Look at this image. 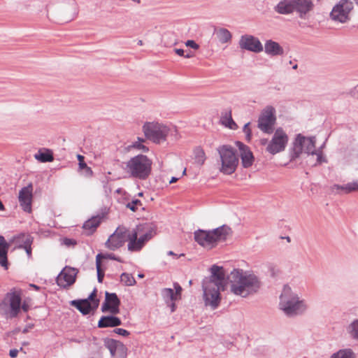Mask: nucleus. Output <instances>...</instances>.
Segmentation results:
<instances>
[{
	"label": "nucleus",
	"instance_id": "obj_1",
	"mask_svg": "<svg viewBox=\"0 0 358 358\" xmlns=\"http://www.w3.org/2000/svg\"><path fill=\"white\" fill-rule=\"evenodd\" d=\"M231 290L236 294L246 297L258 291L260 282L253 274H248L240 270H234L230 275Z\"/></svg>",
	"mask_w": 358,
	"mask_h": 358
},
{
	"label": "nucleus",
	"instance_id": "obj_2",
	"mask_svg": "<svg viewBox=\"0 0 358 358\" xmlns=\"http://www.w3.org/2000/svg\"><path fill=\"white\" fill-rule=\"evenodd\" d=\"M152 161L144 155H138L131 157L126 165V171L134 178L145 180L152 170Z\"/></svg>",
	"mask_w": 358,
	"mask_h": 358
},
{
	"label": "nucleus",
	"instance_id": "obj_3",
	"mask_svg": "<svg viewBox=\"0 0 358 358\" xmlns=\"http://www.w3.org/2000/svg\"><path fill=\"white\" fill-rule=\"evenodd\" d=\"M280 308L287 315L292 316L305 311L306 306L303 301H300L299 297L292 292L289 287L285 286L280 296Z\"/></svg>",
	"mask_w": 358,
	"mask_h": 358
},
{
	"label": "nucleus",
	"instance_id": "obj_4",
	"mask_svg": "<svg viewBox=\"0 0 358 358\" xmlns=\"http://www.w3.org/2000/svg\"><path fill=\"white\" fill-rule=\"evenodd\" d=\"M142 129L145 138L156 144L165 142L170 134L176 132L173 128L158 122H146Z\"/></svg>",
	"mask_w": 358,
	"mask_h": 358
},
{
	"label": "nucleus",
	"instance_id": "obj_5",
	"mask_svg": "<svg viewBox=\"0 0 358 358\" xmlns=\"http://www.w3.org/2000/svg\"><path fill=\"white\" fill-rule=\"evenodd\" d=\"M221 160L220 171L224 174L231 175L236 170L238 158L236 150L229 145H223L217 148Z\"/></svg>",
	"mask_w": 358,
	"mask_h": 358
},
{
	"label": "nucleus",
	"instance_id": "obj_6",
	"mask_svg": "<svg viewBox=\"0 0 358 358\" xmlns=\"http://www.w3.org/2000/svg\"><path fill=\"white\" fill-rule=\"evenodd\" d=\"M315 143V136L306 137L301 134H297L290 152L291 160L298 158L303 152L313 155L316 153Z\"/></svg>",
	"mask_w": 358,
	"mask_h": 358
},
{
	"label": "nucleus",
	"instance_id": "obj_7",
	"mask_svg": "<svg viewBox=\"0 0 358 358\" xmlns=\"http://www.w3.org/2000/svg\"><path fill=\"white\" fill-rule=\"evenodd\" d=\"M156 234V227L152 223H143L132 229L131 242L127 246H143Z\"/></svg>",
	"mask_w": 358,
	"mask_h": 358
},
{
	"label": "nucleus",
	"instance_id": "obj_8",
	"mask_svg": "<svg viewBox=\"0 0 358 358\" xmlns=\"http://www.w3.org/2000/svg\"><path fill=\"white\" fill-rule=\"evenodd\" d=\"M354 8L350 0H340L330 13L331 19L337 22L345 23L350 19V13Z\"/></svg>",
	"mask_w": 358,
	"mask_h": 358
},
{
	"label": "nucleus",
	"instance_id": "obj_9",
	"mask_svg": "<svg viewBox=\"0 0 358 358\" xmlns=\"http://www.w3.org/2000/svg\"><path fill=\"white\" fill-rule=\"evenodd\" d=\"M276 122L275 109L272 106H266L258 118V128L264 133L271 134Z\"/></svg>",
	"mask_w": 358,
	"mask_h": 358
},
{
	"label": "nucleus",
	"instance_id": "obj_10",
	"mask_svg": "<svg viewBox=\"0 0 358 358\" xmlns=\"http://www.w3.org/2000/svg\"><path fill=\"white\" fill-rule=\"evenodd\" d=\"M289 138L282 128L278 127L274 131L271 140L266 148V152L274 155L285 150Z\"/></svg>",
	"mask_w": 358,
	"mask_h": 358
},
{
	"label": "nucleus",
	"instance_id": "obj_11",
	"mask_svg": "<svg viewBox=\"0 0 358 358\" xmlns=\"http://www.w3.org/2000/svg\"><path fill=\"white\" fill-rule=\"evenodd\" d=\"M132 230L124 226H119L106 242V246H123L131 242Z\"/></svg>",
	"mask_w": 358,
	"mask_h": 358
},
{
	"label": "nucleus",
	"instance_id": "obj_12",
	"mask_svg": "<svg viewBox=\"0 0 358 358\" xmlns=\"http://www.w3.org/2000/svg\"><path fill=\"white\" fill-rule=\"evenodd\" d=\"M96 293L97 291L94 289L87 299L73 301L71 304L78 308L83 314L87 315L90 313L91 310L96 309L99 306V300L96 298Z\"/></svg>",
	"mask_w": 358,
	"mask_h": 358
},
{
	"label": "nucleus",
	"instance_id": "obj_13",
	"mask_svg": "<svg viewBox=\"0 0 358 358\" xmlns=\"http://www.w3.org/2000/svg\"><path fill=\"white\" fill-rule=\"evenodd\" d=\"M238 45L241 49L255 53L261 52L264 50V46L259 39L250 34L241 36Z\"/></svg>",
	"mask_w": 358,
	"mask_h": 358
},
{
	"label": "nucleus",
	"instance_id": "obj_14",
	"mask_svg": "<svg viewBox=\"0 0 358 358\" xmlns=\"http://www.w3.org/2000/svg\"><path fill=\"white\" fill-rule=\"evenodd\" d=\"M78 271L72 267H64L57 278V284L63 288H68L76 282Z\"/></svg>",
	"mask_w": 358,
	"mask_h": 358
},
{
	"label": "nucleus",
	"instance_id": "obj_15",
	"mask_svg": "<svg viewBox=\"0 0 358 358\" xmlns=\"http://www.w3.org/2000/svg\"><path fill=\"white\" fill-rule=\"evenodd\" d=\"M204 292V299L206 305L212 306L213 308L217 307L220 302V291L222 289V287H210L206 283L203 284Z\"/></svg>",
	"mask_w": 358,
	"mask_h": 358
},
{
	"label": "nucleus",
	"instance_id": "obj_16",
	"mask_svg": "<svg viewBox=\"0 0 358 358\" xmlns=\"http://www.w3.org/2000/svg\"><path fill=\"white\" fill-rule=\"evenodd\" d=\"M210 279L205 280L203 283L209 285L210 287H222L224 289L226 286L225 273L222 266L214 265L211 268Z\"/></svg>",
	"mask_w": 358,
	"mask_h": 358
},
{
	"label": "nucleus",
	"instance_id": "obj_17",
	"mask_svg": "<svg viewBox=\"0 0 358 358\" xmlns=\"http://www.w3.org/2000/svg\"><path fill=\"white\" fill-rule=\"evenodd\" d=\"M215 245L223 243L232 239L234 231L230 226L222 224L212 229Z\"/></svg>",
	"mask_w": 358,
	"mask_h": 358
},
{
	"label": "nucleus",
	"instance_id": "obj_18",
	"mask_svg": "<svg viewBox=\"0 0 358 358\" xmlns=\"http://www.w3.org/2000/svg\"><path fill=\"white\" fill-rule=\"evenodd\" d=\"M120 301L116 294L106 292V299L102 305L101 310L103 313L109 312L113 315L117 314L120 312Z\"/></svg>",
	"mask_w": 358,
	"mask_h": 358
},
{
	"label": "nucleus",
	"instance_id": "obj_19",
	"mask_svg": "<svg viewBox=\"0 0 358 358\" xmlns=\"http://www.w3.org/2000/svg\"><path fill=\"white\" fill-rule=\"evenodd\" d=\"M194 238L200 246L215 245L212 229L205 230L199 229L194 231Z\"/></svg>",
	"mask_w": 358,
	"mask_h": 358
},
{
	"label": "nucleus",
	"instance_id": "obj_20",
	"mask_svg": "<svg viewBox=\"0 0 358 358\" xmlns=\"http://www.w3.org/2000/svg\"><path fill=\"white\" fill-rule=\"evenodd\" d=\"M236 144L240 151L243 166L244 168L251 166L254 162V157L249 147L240 141H236Z\"/></svg>",
	"mask_w": 358,
	"mask_h": 358
},
{
	"label": "nucleus",
	"instance_id": "obj_21",
	"mask_svg": "<svg viewBox=\"0 0 358 358\" xmlns=\"http://www.w3.org/2000/svg\"><path fill=\"white\" fill-rule=\"evenodd\" d=\"M6 300L9 303L10 308V317H15L17 315L20 310L21 296L19 292H13L6 294Z\"/></svg>",
	"mask_w": 358,
	"mask_h": 358
},
{
	"label": "nucleus",
	"instance_id": "obj_22",
	"mask_svg": "<svg viewBox=\"0 0 358 358\" xmlns=\"http://www.w3.org/2000/svg\"><path fill=\"white\" fill-rule=\"evenodd\" d=\"M31 192L32 186L31 185H29L22 188L19 192V201L23 210L26 212H30L31 209Z\"/></svg>",
	"mask_w": 358,
	"mask_h": 358
},
{
	"label": "nucleus",
	"instance_id": "obj_23",
	"mask_svg": "<svg viewBox=\"0 0 358 358\" xmlns=\"http://www.w3.org/2000/svg\"><path fill=\"white\" fill-rule=\"evenodd\" d=\"M33 237L28 233H20L8 241L9 246H31Z\"/></svg>",
	"mask_w": 358,
	"mask_h": 358
},
{
	"label": "nucleus",
	"instance_id": "obj_24",
	"mask_svg": "<svg viewBox=\"0 0 358 358\" xmlns=\"http://www.w3.org/2000/svg\"><path fill=\"white\" fill-rule=\"evenodd\" d=\"M294 11H296L299 17L305 18L306 15L313 8V3L312 0H294Z\"/></svg>",
	"mask_w": 358,
	"mask_h": 358
},
{
	"label": "nucleus",
	"instance_id": "obj_25",
	"mask_svg": "<svg viewBox=\"0 0 358 358\" xmlns=\"http://www.w3.org/2000/svg\"><path fill=\"white\" fill-rule=\"evenodd\" d=\"M264 48L265 53L271 57L282 55L284 53L282 47L273 40H267Z\"/></svg>",
	"mask_w": 358,
	"mask_h": 358
},
{
	"label": "nucleus",
	"instance_id": "obj_26",
	"mask_svg": "<svg viewBox=\"0 0 358 358\" xmlns=\"http://www.w3.org/2000/svg\"><path fill=\"white\" fill-rule=\"evenodd\" d=\"M103 216L97 215L85 221L83 225V230L87 235L93 234L100 225Z\"/></svg>",
	"mask_w": 358,
	"mask_h": 358
},
{
	"label": "nucleus",
	"instance_id": "obj_27",
	"mask_svg": "<svg viewBox=\"0 0 358 358\" xmlns=\"http://www.w3.org/2000/svg\"><path fill=\"white\" fill-rule=\"evenodd\" d=\"M294 0H282L275 7L274 10L281 15H289L294 12Z\"/></svg>",
	"mask_w": 358,
	"mask_h": 358
},
{
	"label": "nucleus",
	"instance_id": "obj_28",
	"mask_svg": "<svg viewBox=\"0 0 358 358\" xmlns=\"http://www.w3.org/2000/svg\"><path fill=\"white\" fill-rule=\"evenodd\" d=\"M122 324L120 318L115 316H102L98 322L99 328L115 327Z\"/></svg>",
	"mask_w": 358,
	"mask_h": 358
},
{
	"label": "nucleus",
	"instance_id": "obj_29",
	"mask_svg": "<svg viewBox=\"0 0 358 358\" xmlns=\"http://www.w3.org/2000/svg\"><path fill=\"white\" fill-rule=\"evenodd\" d=\"M331 190L342 192L345 194H349L352 192H358V180L348 182L343 185L335 184L331 187Z\"/></svg>",
	"mask_w": 358,
	"mask_h": 358
},
{
	"label": "nucleus",
	"instance_id": "obj_30",
	"mask_svg": "<svg viewBox=\"0 0 358 358\" xmlns=\"http://www.w3.org/2000/svg\"><path fill=\"white\" fill-rule=\"evenodd\" d=\"M106 347L113 357L117 356L120 353L123 352L124 350V346L121 342L113 339L109 340L107 342Z\"/></svg>",
	"mask_w": 358,
	"mask_h": 358
},
{
	"label": "nucleus",
	"instance_id": "obj_31",
	"mask_svg": "<svg viewBox=\"0 0 358 358\" xmlns=\"http://www.w3.org/2000/svg\"><path fill=\"white\" fill-rule=\"evenodd\" d=\"M34 157L38 162H51L54 160L53 153L50 149H40L37 153L34 155Z\"/></svg>",
	"mask_w": 358,
	"mask_h": 358
},
{
	"label": "nucleus",
	"instance_id": "obj_32",
	"mask_svg": "<svg viewBox=\"0 0 358 358\" xmlns=\"http://www.w3.org/2000/svg\"><path fill=\"white\" fill-rule=\"evenodd\" d=\"M221 121L222 124L231 129H236L237 125L231 117V110H227L222 113Z\"/></svg>",
	"mask_w": 358,
	"mask_h": 358
},
{
	"label": "nucleus",
	"instance_id": "obj_33",
	"mask_svg": "<svg viewBox=\"0 0 358 358\" xmlns=\"http://www.w3.org/2000/svg\"><path fill=\"white\" fill-rule=\"evenodd\" d=\"M215 34H216L219 41L222 43H228L231 39V32L225 28L215 29Z\"/></svg>",
	"mask_w": 358,
	"mask_h": 358
},
{
	"label": "nucleus",
	"instance_id": "obj_34",
	"mask_svg": "<svg viewBox=\"0 0 358 358\" xmlns=\"http://www.w3.org/2000/svg\"><path fill=\"white\" fill-rule=\"evenodd\" d=\"M194 155L195 162L198 164L202 165L206 160L205 152L203 149H201L200 147L196 148L194 150Z\"/></svg>",
	"mask_w": 358,
	"mask_h": 358
},
{
	"label": "nucleus",
	"instance_id": "obj_35",
	"mask_svg": "<svg viewBox=\"0 0 358 358\" xmlns=\"http://www.w3.org/2000/svg\"><path fill=\"white\" fill-rule=\"evenodd\" d=\"M120 280L127 286H133L136 282L134 276L127 273H123L120 276Z\"/></svg>",
	"mask_w": 358,
	"mask_h": 358
},
{
	"label": "nucleus",
	"instance_id": "obj_36",
	"mask_svg": "<svg viewBox=\"0 0 358 358\" xmlns=\"http://www.w3.org/2000/svg\"><path fill=\"white\" fill-rule=\"evenodd\" d=\"M162 294L163 297L166 300L169 299L171 301H174L178 299V297L176 296V294H174L173 289L171 288H165L162 291Z\"/></svg>",
	"mask_w": 358,
	"mask_h": 358
},
{
	"label": "nucleus",
	"instance_id": "obj_37",
	"mask_svg": "<svg viewBox=\"0 0 358 358\" xmlns=\"http://www.w3.org/2000/svg\"><path fill=\"white\" fill-rule=\"evenodd\" d=\"M331 358H355L350 350H342L332 355Z\"/></svg>",
	"mask_w": 358,
	"mask_h": 358
},
{
	"label": "nucleus",
	"instance_id": "obj_38",
	"mask_svg": "<svg viewBox=\"0 0 358 358\" xmlns=\"http://www.w3.org/2000/svg\"><path fill=\"white\" fill-rule=\"evenodd\" d=\"M102 256L101 255H96V271H97V277L98 280L99 282H102L103 276H104V272L101 269V264H100V258Z\"/></svg>",
	"mask_w": 358,
	"mask_h": 358
},
{
	"label": "nucleus",
	"instance_id": "obj_39",
	"mask_svg": "<svg viewBox=\"0 0 358 358\" xmlns=\"http://www.w3.org/2000/svg\"><path fill=\"white\" fill-rule=\"evenodd\" d=\"M0 264L6 269L8 268L6 248H0Z\"/></svg>",
	"mask_w": 358,
	"mask_h": 358
},
{
	"label": "nucleus",
	"instance_id": "obj_40",
	"mask_svg": "<svg viewBox=\"0 0 358 358\" xmlns=\"http://www.w3.org/2000/svg\"><path fill=\"white\" fill-rule=\"evenodd\" d=\"M142 206H143L142 202L139 199H132L131 201L128 202L126 204V207L127 208L130 209L133 212H136L138 210V207Z\"/></svg>",
	"mask_w": 358,
	"mask_h": 358
},
{
	"label": "nucleus",
	"instance_id": "obj_41",
	"mask_svg": "<svg viewBox=\"0 0 358 358\" xmlns=\"http://www.w3.org/2000/svg\"><path fill=\"white\" fill-rule=\"evenodd\" d=\"M348 331L351 336L358 340V320L354 321L349 326Z\"/></svg>",
	"mask_w": 358,
	"mask_h": 358
},
{
	"label": "nucleus",
	"instance_id": "obj_42",
	"mask_svg": "<svg viewBox=\"0 0 358 358\" xmlns=\"http://www.w3.org/2000/svg\"><path fill=\"white\" fill-rule=\"evenodd\" d=\"M144 142H145L144 138L138 137V141L133 143V147L138 148L139 150H142L144 152L148 151V148L142 144Z\"/></svg>",
	"mask_w": 358,
	"mask_h": 358
},
{
	"label": "nucleus",
	"instance_id": "obj_43",
	"mask_svg": "<svg viewBox=\"0 0 358 358\" xmlns=\"http://www.w3.org/2000/svg\"><path fill=\"white\" fill-rule=\"evenodd\" d=\"M97 255H101L102 256L101 258H100V264H101V262L103 259H113V260H116V261H118L120 262H123V260L119 257H117L114 254H98Z\"/></svg>",
	"mask_w": 358,
	"mask_h": 358
},
{
	"label": "nucleus",
	"instance_id": "obj_44",
	"mask_svg": "<svg viewBox=\"0 0 358 358\" xmlns=\"http://www.w3.org/2000/svg\"><path fill=\"white\" fill-rule=\"evenodd\" d=\"M314 155H317V164H320L323 162H327L326 157L323 156L322 152L321 150H316V153Z\"/></svg>",
	"mask_w": 358,
	"mask_h": 358
},
{
	"label": "nucleus",
	"instance_id": "obj_45",
	"mask_svg": "<svg viewBox=\"0 0 358 358\" xmlns=\"http://www.w3.org/2000/svg\"><path fill=\"white\" fill-rule=\"evenodd\" d=\"M173 286H174V289L176 290L174 292V294H176V296H178V299H180V295H181V292H182V287L177 282L174 283Z\"/></svg>",
	"mask_w": 358,
	"mask_h": 358
},
{
	"label": "nucleus",
	"instance_id": "obj_46",
	"mask_svg": "<svg viewBox=\"0 0 358 358\" xmlns=\"http://www.w3.org/2000/svg\"><path fill=\"white\" fill-rule=\"evenodd\" d=\"M114 331L123 336H128L129 335V332L127 330L121 328L115 329Z\"/></svg>",
	"mask_w": 358,
	"mask_h": 358
},
{
	"label": "nucleus",
	"instance_id": "obj_47",
	"mask_svg": "<svg viewBox=\"0 0 358 358\" xmlns=\"http://www.w3.org/2000/svg\"><path fill=\"white\" fill-rule=\"evenodd\" d=\"M168 255L172 256L173 259H178L180 257L185 256V253L175 251H169L168 252Z\"/></svg>",
	"mask_w": 358,
	"mask_h": 358
},
{
	"label": "nucleus",
	"instance_id": "obj_48",
	"mask_svg": "<svg viewBox=\"0 0 358 358\" xmlns=\"http://www.w3.org/2000/svg\"><path fill=\"white\" fill-rule=\"evenodd\" d=\"M185 45L188 47H190L194 50H196L199 48V45L193 40H188L185 43Z\"/></svg>",
	"mask_w": 358,
	"mask_h": 358
},
{
	"label": "nucleus",
	"instance_id": "obj_49",
	"mask_svg": "<svg viewBox=\"0 0 358 358\" xmlns=\"http://www.w3.org/2000/svg\"><path fill=\"white\" fill-rule=\"evenodd\" d=\"M63 243L67 246H70L76 245L77 242L74 239L65 238L63 239Z\"/></svg>",
	"mask_w": 358,
	"mask_h": 358
},
{
	"label": "nucleus",
	"instance_id": "obj_50",
	"mask_svg": "<svg viewBox=\"0 0 358 358\" xmlns=\"http://www.w3.org/2000/svg\"><path fill=\"white\" fill-rule=\"evenodd\" d=\"M175 52L178 55L182 56L185 58H189L192 57V55H190V54H187L186 55H184L185 51L183 49H181V48L175 49Z\"/></svg>",
	"mask_w": 358,
	"mask_h": 358
},
{
	"label": "nucleus",
	"instance_id": "obj_51",
	"mask_svg": "<svg viewBox=\"0 0 358 358\" xmlns=\"http://www.w3.org/2000/svg\"><path fill=\"white\" fill-rule=\"evenodd\" d=\"M350 94L352 97L358 98V85L350 90Z\"/></svg>",
	"mask_w": 358,
	"mask_h": 358
},
{
	"label": "nucleus",
	"instance_id": "obj_52",
	"mask_svg": "<svg viewBox=\"0 0 358 358\" xmlns=\"http://www.w3.org/2000/svg\"><path fill=\"white\" fill-rule=\"evenodd\" d=\"M0 246H9V243L6 241L5 238L0 235Z\"/></svg>",
	"mask_w": 358,
	"mask_h": 358
},
{
	"label": "nucleus",
	"instance_id": "obj_53",
	"mask_svg": "<svg viewBox=\"0 0 358 358\" xmlns=\"http://www.w3.org/2000/svg\"><path fill=\"white\" fill-rule=\"evenodd\" d=\"M85 176H92L93 175V171L92 170V169L89 166H87L85 169Z\"/></svg>",
	"mask_w": 358,
	"mask_h": 358
},
{
	"label": "nucleus",
	"instance_id": "obj_54",
	"mask_svg": "<svg viewBox=\"0 0 358 358\" xmlns=\"http://www.w3.org/2000/svg\"><path fill=\"white\" fill-rule=\"evenodd\" d=\"M17 354H18V350L16 349L10 350L9 352V355L13 358L16 357L17 356Z\"/></svg>",
	"mask_w": 358,
	"mask_h": 358
},
{
	"label": "nucleus",
	"instance_id": "obj_55",
	"mask_svg": "<svg viewBox=\"0 0 358 358\" xmlns=\"http://www.w3.org/2000/svg\"><path fill=\"white\" fill-rule=\"evenodd\" d=\"M78 165H79V169H80L85 170L87 167V165L86 164V163L84 161L79 162Z\"/></svg>",
	"mask_w": 358,
	"mask_h": 358
},
{
	"label": "nucleus",
	"instance_id": "obj_56",
	"mask_svg": "<svg viewBox=\"0 0 358 358\" xmlns=\"http://www.w3.org/2000/svg\"><path fill=\"white\" fill-rule=\"evenodd\" d=\"M249 125H250V122H248L244 125L243 130L245 134L248 133V131H251V129H250Z\"/></svg>",
	"mask_w": 358,
	"mask_h": 358
},
{
	"label": "nucleus",
	"instance_id": "obj_57",
	"mask_svg": "<svg viewBox=\"0 0 358 358\" xmlns=\"http://www.w3.org/2000/svg\"><path fill=\"white\" fill-rule=\"evenodd\" d=\"M27 256L30 257L31 256V248H24Z\"/></svg>",
	"mask_w": 358,
	"mask_h": 358
},
{
	"label": "nucleus",
	"instance_id": "obj_58",
	"mask_svg": "<svg viewBox=\"0 0 358 358\" xmlns=\"http://www.w3.org/2000/svg\"><path fill=\"white\" fill-rule=\"evenodd\" d=\"M268 142L269 141L266 138H262L260 140L261 145H268Z\"/></svg>",
	"mask_w": 358,
	"mask_h": 358
},
{
	"label": "nucleus",
	"instance_id": "obj_59",
	"mask_svg": "<svg viewBox=\"0 0 358 358\" xmlns=\"http://www.w3.org/2000/svg\"><path fill=\"white\" fill-rule=\"evenodd\" d=\"M279 238L281 240H286L287 243H289L291 242L289 236H280Z\"/></svg>",
	"mask_w": 358,
	"mask_h": 358
},
{
	"label": "nucleus",
	"instance_id": "obj_60",
	"mask_svg": "<svg viewBox=\"0 0 358 358\" xmlns=\"http://www.w3.org/2000/svg\"><path fill=\"white\" fill-rule=\"evenodd\" d=\"M128 248H129V250H130L131 252H133V251H139L141 248H131V247H129Z\"/></svg>",
	"mask_w": 358,
	"mask_h": 358
},
{
	"label": "nucleus",
	"instance_id": "obj_61",
	"mask_svg": "<svg viewBox=\"0 0 358 358\" xmlns=\"http://www.w3.org/2000/svg\"><path fill=\"white\" fill-rule=\"evenodd\" d=\"M247 140H250L252 136V131H248V133L245 134Z\"/></svg>",
	"mask_w": 358,
	"mask_h": 358
},
{
	"label": "nucleus",
	"instance_id": "obj_62",
	"mask_svg": "<svg viewBox=\"0 0 358 358\" xmlns=\"http://www.w3.org/2000/svg\"><path fill=\"white\" fill-rule=\"evenodd\" d=\"M178 180V178L176 177H172L171 180L169 181V182L173 183V182H176Z\"/></svg>",
	"mask_w": 358,
	"mask_h": 358
},
{
	"label": "nucleus",
	"instance_id": "obj_63",
	"mask_svg": "<svg viewBox=\"0 0 358 358\" xmlns=\"http://www.w3.org/2000/svg\"><path fill=\"white\" fill-rule=\"evenodd\" d=\"M176 310V304L173 302L171 305V312H174Z\"/></svg>",
	"mask_w": 358,
	"mask_h": 358
},
{
	"label": "nucleus",
	"instance_id": "obj_64",
	"mask_svg": "<svg viewBox=\"0 0 358 358\" xmlns=\"http://www.w3.org/2000/svg\"><path fill=\"white\" fill-rule=\"evenodd\" d=\"M22 308L24 311L27 312L28 310V306L26 304H23L22 306Z\"/></svg>",
	"mask_w": 358,
	"mask_h": 358
}]
</instances>
